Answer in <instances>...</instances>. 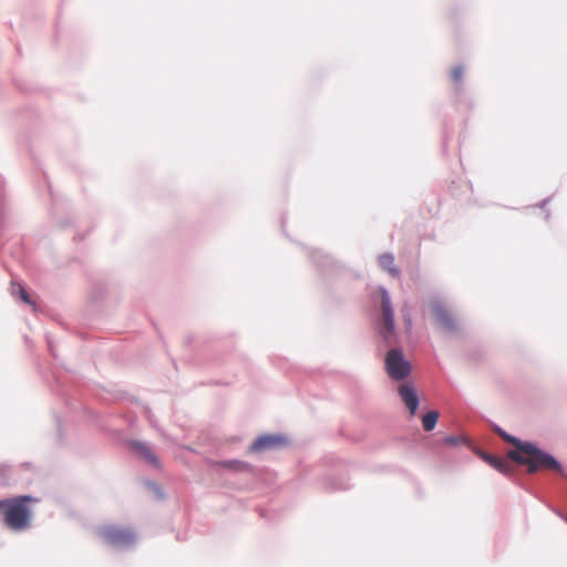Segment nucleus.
<instances>
[{
    "mask_svg": "<svg viewBox=\"0 0 567 567\" xmlns=\"http://www.w3.org/2000/svg\"><path fill=\"white\" fill-rule=\"evenodd\" d=\"M497 433L506 442L513 444L515 450L507 452V458L519 465H527L528 473H535L538 470H553L561 473L560 464L549 454L543 452L529 442H522L517 437L507 434L497 429Z\"/></svg>",
    "mask_w": 567,
    "mask_h": 567,
    "instance_id": "obj_1",
    "label": "nucleus"
},
{
    "mask_svg": "<svg viewBox=\"0 0 567 567\" xmlns=\"http://www.w3.org/2000/svg\"><path fill=\"white\" fill-rule=\"evenodd\" d=\"M34 501L31 496H17L0 501V514L3 524L14 532L25 530L31 525V508L28 503Z\"/></svg>",
    "mask_w": 567,
    "mask_h": 567,
    "instance_id": "obj_2",
    "label": "nucleus"
},
{
    "mask_svg": "<svg viewBox=\"0 0 567 567\" xmlns=\"http://www.w3.org/2000/svg\"><path fill=\"white\" fill-rule=\"evenodd\" d=\"M99 537L107 545L125 547L134 543L135 534L128 528L107 525L97 530Z\"/></svg>",
    "mask_w": 567,
    "mask_h": 567,
    "instance_id": "obj_3",
    "label": "nucleus"
},
{
    "mask_svg": "<svg viewBox=\"0 0 567 567\" xmlns=\"http://www.w3.org/2000/svg\"><path fill=\"white\" fill-rule=\"evenodd\" d=\"M385 370L393 380H403L411 373V364L399 349H392L385 357Z\"/></svg>",
    "mask_w": 567,
    "mask_h": 567,
    "instance_id": "obj_4",
    "label": "nucleus"
},
{
    "mask_svg": "<svg viewBox=\"0 0 567 567\" xmlns=\"http://www.w3.org/2000/svg\"><path fill=\"white\" fill-rule=\"evenodd\" d=\"M431 311L435 322L445 331L453 332L456 330L457 324L455 317L450 309L441 301H433L431 303Z\"/></svg>",
    "mask_w": 567,
    "mask_h": 567,
    "instance_id": "obj_5",
    "label": "nucleus"
},
{
    "mask_svg": "<svg viewBox=\"0 0 567 567\" xmlns=\"http://www.w3.org/2000/svg\"><path fill=\"white\" fill-rule=\"evenodd\" d=\"M381 306H382V317H383V338L388 339L394 332V319H393V309L391 306L390 297L386 290L381 289Z\"/></svg>",
    "mask_w": 567,
    "mask_h": 567,
    "instance_id": "obj_6",
    "label": "nucleus"
},
{
    "mask_svg": "<svg viewBox=\"0 0 567 567\" xmlns=\"http://www.w3.org/2000/svg\"><path fill=\"white\" fill-rule=\"evenodd\" d=\"M287 444V439L280 435H264L258 437L251 445L250 450L254 452H262L272 450Z\"/></svg>",
    "mask_w": 567,
    "mask_h": 567,
    "instance_id": "obj_7",
    "label": "nucleus"
},
{
    "mask_svg": "<svg viewBox=\"0 0 567 567\" xmlns=\"http://www.w3.org/2000/svg\"><path fill=\"white\" fill-rule=\"evenodd\" d=\"M399 395L409 409L410 414L414 415L419 406V398L415 389L410 384H401L399 386Z\"/></svg>",
    "mask_w": 567,
    "mask_h": 567,
    "instance_id": "obj_8",
    "label": "nucleus"
},
{
    "mask_svg": "<svg viewBox=\"0 0 567 567\" xmlns=\"http://www.w3.org/2000/svg\"><path fill=\"white\" fill-rule=\"evenodd\" d=\"M483 458L494 468L499 471L501 473H509L512 471V464L502 457L492 456L488 454H484Z\"/></svg>",
    "mask_w": 567,
    "mask_h": 567,
    "instance_id": "obj_9",
    "label": "nucleus"
},
{
    "mask_svg": "<svg viewBox=\"0 0 567 567\" xmlns=\"http://www.w3.org/2000/svg\"><path fill=\"white\" fill-rule=\"evenodd\" d=\"M380 266L386 270L392 277H399L400 270L394 265V257L391 254H383L379 257Z\"/></svg>",
    "mask_w": 567,
    "mask_h": 567,
    "instance_id": "obj_10",
    "label": "nucleus"
},
{
    "mask_svg": "<svg viewBox=\"0 0 567 567\" xmlns=\"http://www.w3.org/2000/svg\"><path fill=\"white\" fill-rule=\"evenodd\" d=\"M134 449L138 452V454L144 457L147 462L157 465V458L154 453L150 450V447L144 443H135Z\"/></svg>",
    "mask_w": 567,
    "mask_h": 567,
    "instance_id": "obj_11",
    "label": "nucleus"
},
{
    "mask_svg": "<svg viewBox=\"0 0 567 567\" xmlns=\"http://www.w3.org/2000/svg\"><path fill=\"white\" fill-rule=\"evenodd\" d=\"M439 413L436 411H430L422 417L423 429L427 432L432 431L437 422Z\"/></svg>",
    "mask_w": 567,
    "mask_h": 567,
    "instance_id": "obj_12",
    "label": "nucleus"
},
{
    "mask_svg": "<svg viewBox=\"0 0 567 567\" xmlns=\"http://www.w3.org/2000/svg\"><path fill=\"white\" fill-rule=\"evenodd\" d=\"M464 69L461 65L454 66L451 70V79L455 84H460L462 82Z\"/></svg>",
    "mask_w": 567,
    "mask_h": 567,
    "instance_id": "obj_13",
    "label": "nucleus"
},
{
    "mask_svg": "<svg viewBox=\"0 0 567 567\" xmlns=\"http://www.w3.org/2000/svg\"><path fill=\"white\" fill-rule=\"evenodd\" d=\"M18 292L23 302L33 305V302L30 300V297H29L27 290L21 285H18Z\"/></svg>",
    "mask_w": 567,
    "mask_h": 567,
    "instance_id": "obj_14",
    "label": "nucleus"
},
{
    "mask_svg": "<svg viewBox=\"0 0 567 567\" xmlns=\"http://www.w3.org/2000/svg\"><path fill=\"white\" fill-rule=\"evenodd\" d=\"M445 441L449 444H455L456 443V439H454V437H447Z\"/></svg>",
    "mask_w": 567,
    "mask_h": 567,
    "instance_id": "obj_15",
    "label": "nucleus"
}]
</instances>
